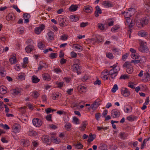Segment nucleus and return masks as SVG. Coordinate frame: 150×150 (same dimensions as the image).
<instances>
[{
  "instance_id": "1",
  "label": "nucleus",
  "mask_w": 150,
  "mask_h": 150,
  "mask_svg": "<svg viewBox=\"0 0 150 150\" xmlns=\"http://www.w3.org/2000/svg\"><path fill=\"white\" fill-rule=\"evenodd\" d=\"M118 63H116L113 66L110 67L111 68L109 71L105 70L101 73V77L104 80L108 79L110 76L112 79H114L117 75L118 71L120 70V68L118 66Z\"/></svg>"
},
{
  "instance_id": "2",
  "label": "nucleus",
  "mask_w": 150,
  "mask_h": 150,
  "mask_svg": "<svg viewBox=\"0 0 150 150\" xmlns=\"http://www.w3.org/2000/svg\"><path fill=\"white\" fill-rule=\"evenodd\" d=\"M123 67L126 68V71L128 74H131L133 72V68L130 62H125L123 64Z\"/></svg>"
},
{
  "instance_id": "3",
  "label": "nucleus",
  "mask_w": 150,
  "mask_h": 150,
  "mask_svg": "<svg viewBox=\"0 0 150 150\" xmlns=\"http://www.w3.org/2000/svg\"><path fill=\"white\" fill-rule=\"evenodd\" d=\"M139 45L140 47L139 48V51L143 52H147L148 51L149 49L146 46V42L140 40Z\"/></svg>"
},
{
  "instance_id": "4",
  "label": "nucleus",
  "mask_w": 150,
  "mask_h": 150,
  "mask_svg": "<svg viewBox=\"0 0 150 150\" xmlns=\"http://www.w3.org/2000/svg\"><path fill=\"white\" fill-rule=\"evenodd\" d=\"M149 22V18L148 17H145L142 18L139 23V22L137 23L136 25L138 27L141 28L143 27L144 25L148 24Z\"/></svg>"
},
{
  "instance_id": "5",
  "label": "nucleus",
  "mask_w": 150,
  "mask_h": 150,
  "mask_svg": "<svg viewBox=\"0 0 150 150\" xmlns=\"http://www.w3.org/2000/svg\"><path fill=\"white\" fill-rule=\"evenodd\" d=\"M120 112L119 110L117 109L112 110L111 112V116L113 118H117L119 117Z\"/></svg>"
},
{
  "instance_id": "6",
  "label": "nucleus",
  "mask_w": 150,
  "mask_h": 150,
  "mask_svg": "<svg viewBox=\"0 0 150 150\" xmlns=\"http://www.w3.org/2000/svg\"><path fill=\"white\" fill-rule=\"evenodd\" d=\"M79 61L78 59H76V71L77 74H81V67L79 64Z\"/></svg>"
},
{
  "instance_id": "7",
  "label": "nucleus",
  "mask_w": 150,
  "mask_h": 150,
  "mask_svg": "<svg viewBox=\"0 0 150 150\" xmlns=\"http://www.w3.org/2000/svg\"><path fill=\"white\" fill-rule=\"evenodd\" d=\"M21 126L19 124L17 123L14 124L12 126V130L15 133H18L20 131Z\"/></svg>"
},
{
  "instance_id": "8",
  "label": "nucleus",
  "mask_w": 150,
  "mask_h": 150,
  "mask_svg": "<svg viewBox=\"0 0 150 150\" xmlns=\"http://www.w3.org/2000/svg\"><path fill=\"white\" fill-rule=\"evenodd\" d=\"M32 122L34 125L37 127H40L42 124L41 120L38 118L33 119Z\"/></svg>"
},
{
  "instance_id": "9",
  "label": "nucleus",
  "mask_w": 150,
  "mask_h": 150,
  "mask_svg": "<svg viewBox=\"0 0 150 150\" xmlns=\"http://www.w3.org/2000/svg\"><path fill=\"white\" fill-rule=\"evenodd\" d=\"M77 89L78 92L80 93H85L87 90V88L86 86L82 85L78 86Z\"/></svg>"
},
{
  "instance_id": "10",
  "label": "nucleus",
  "mask_w": 150,
  "mask_h": 150,
  "mask_svg": "<svg viewBox=\"0 0 150 150\" xmlns=\"http://www.w3.org/2000/svg\"><path fill=\"white\" fill-rule=\"evenodd\" d=\"M45 26L43 24H42L39 27H36L35 29V33L37 34H39L45 28Z\"/></svg>"
},
{
  "instance_id": "11",
  "label": "nucleus",
  "mask_w": 150,
  "mask_h": 150,
  "mask_svg": "<svg viewBox=\"0 0 150 150\" xmlns=\"http://www.w3.org/2000/svg\"><path fill=\"white\" fill-rule=\"evenodd\" d=\"M122 94L125 97H128L130 95V92L128 89L125 88H122L121 90Z\"/></svg>"
},
{
  "instance_id": "12",
  "label": "nucleus",
  "mask_w": 150,
  "mask_h": 150,
  "mask_svg": "<svg viewBox=\"0 0 150 150\" xmlns=\"http://www.w3.org/2000/svg\"><path fill=\"white\" fill-rule=\"evenodd\" d=\"M137 34L140 37H146L148 35V33L144 30H142L138 32Z\"/></svg>"
},
{
  "instance_id": "13",
  "label": "nucleus",
  "mask_w": 150,
  "mask_h": 150,
  "mask_svg": "<svg viewBox=\"0 0 150 150\" xmlns=\"http://www.w3.org/2000/svg\"><path fill=\"white\" fill-rule=\"evenodd\" d=\"M88 123L87 121H85L83 122L81 125V126L79 127V129L81 131H83L86 128V127Z\"/></svg>"
},
{
  "instance_id": "14",
  "label": "nucleus",
  "mask_w": 150,
  "mask_h": 150,
  "mask_svg": "<svg viewBox=\"0 0 150 150\" xmlns=\"http://www.w3.org/2000/svg\"><path fill=\"white\" fill-rule=\"evenodd\" d=\"M30 143V142L28 140L24 139H22L21 142V144L25 147L29 146Z\"/></svg>"
},
{
  "instance_id": "15",
  "label": "nucleus",
  "mask_w": 150,
  "mask_h": 150,
  "mask_svg": "<svg viewBox=\"0 0 150 150\" xmlns=\"http://www.w3.org/2000/svg\"><path fill=\"white\" fill-rule=\"evenodd\" d=\"M54 36V33L52 31H50L47 33V39L49 41L53 40Z\"/></svg>"
},
{
  "instance_id": "16",
  "label": "nucleus",
  "mask_w": 150,
  "mask_h": 150,
  "mask_svg": "<svg viewBox=\"0 0 150 150\" xmlns=\"http://www.w3.org/2000/svg\"><path fill=\"white\" fill-rule=\"evenodd\" d=\"M34 49V47L33 45L29 44L25 47V50L27 53H29L33 51Z\"/></svg>"
},
{
  "instance_id": "17",
  "label": "nucleus",
  "mask_w": 150,
  "mask_h": 150,
  "mask_svg": "<svg viewBox=\"0 0 150 150\" xmlns=\"http://www.w3.org/2000/svg\"><path fill=\"white\" fill-rule=\"evenodd\" d=\"M103 4L106 7H111L113 6V3L109 1H104L103 2Z\"/></svg>"
},
{
  "instance_id": "18",
  "label": "nucleus",
  "mask_w": 150,
  "mask_h": 150,
  "mask_svg": "<svg viewBox=\"0 0 150 150\" xmlns=\"http://www.w3.org/2000/svg\"><path fill=\"white\" fill-rule=\"evenodd\" d=\"M83 10L85 12L87 13H90L92 12V8L89 6H85L84 7Z\"/></svg>"
},
{
  "instance_id": "19",
  "label": "nucleus",
  "mask_w": 150,
  "mask_h": 150,
  "mask_svg": "<svg viewBox=\"0 0 150 150\" xmlns=\"http://www.w3.org/2000/svg\"><path fill=\"white\" fill-rule=\"evenodd\" d=\"M42 77L44 80L48 81L51 80L50 75L47 73H45L42 75Z\"/></svg>"
},
{
  "instance_id": "20",
  "label": "nucleus",
  "mask_w": 150,
  "mask_h": 150,
  "mask_svg": "<svg viewBox=\"0 0 150 150\" xmlns=\"http://www.w3.org/2000/svg\"><path fill=\"white\" fill-rule=\"evenodd\" d=\"M96 10L95 12V15L96 17H98L99 16L98 14H101L102 13L101 9L99 7L97 6L96 7Z\"/></svg>"
},
{
  "instance_id": "21",
  "label": "nucleus",
  "mask_w": 150,
  "mask_h": 150,
  "mask_svg": "<svg viewBox=\"0 0 150 150\" xmlns=\"http://www.w3.org/2000/svg\"><path fill=\"white\" fill-rule=\"evenodd\" d=\"M42 140L44 143L47 144H49L50 143V140L47 135L43 136L42 137Z\"/></svg>"
},
{
  "instance_id": "22",
  "label": "nucleus",
  "mask_w": 150,
  "mask_h": 150,
  "mask_svg": "<svg viewBox=\"0 0 150 150\" xmlns=\"http://www.w3.org/2000/svg\"><path fill=\"white\" fill-rule=\"evenodd\" d=\"M100 104L96 100L91 106V108L93 110H96L99 105Z\"/></svg>"
},
{
  "instance_id": "23",
  "label": "nucleus",
  "mask_w": 150,
  "mask_h": 150,
  "mask_svg": "<svg viewBox=\"0 0 150 150\" xmlns=\"http://www.w3.org/2000/svg\"><path fill=\"white\" fill-rule=\"evenodd\" d=\"M65 20L63 18H59V23L60 26L62 27H64L66 25V24L65 23Z\"/></svg>"
},
{
  "instance_id": "24",
  "label": "nucleus",
  "mask_w": 150,
  "mask_h": 150,
  "mask_svg": "<svg viewBox=\"0 0 150 150\" xmlns=\"http://www.w3.org/2000/svg\"><path fill=\"white\" fill-rule=\"evenodd\" d=\"M39 66L38 68V70L40 71L41 70L42 68H46L47 67V65L45 63L40 62L39 64Z\"/></svg>"
},
{
  "instance_id": "25",
  "label": "nucleus",
  "mask_w": 150,
  "mask_h": 150,
  "mask_svg": "<svg viewBox=\"0 0 150 150\" xmlns=\"http://www.w3.org/2000/svg\"><path fill=\"white\" fill-rule=\"evenodd\" d=\"M98 28L101 31L104 30L105 29V25L101 23H99L97 24Z\"/></svg>"
},
{
  "instance_id": "26",
  "label": "nucleus",
  "mask_w": 150,
  "mask_h": 150,
  "mask_svg": "<svg viewBox=\"0 0 150 150\" xmlns=\"http://www.w3.org/2000/svg\"><path fill=\"white\" fill-rule=\"evenodd\" d=\"M6 88L4 86H1L0 87V93L2 94H4L6 93Z\"/></svg>"
},
{
  "instance_id": "27",
  "label": "nucleus",
  "mask_w": 150,
  "mask_h": 150,
  "mask_svg": "<svg viewBox=\"0 0 150 150\" xmlns=\"http://www.w3.org/2000/svg\"><path fill=\"white\" fill-rule=\"evenodd\" d=\"M83 146L79 141H77L76 143V149H81L83 148Z\"/></svg>"
},
{
  "instance_id": "28",
  "label": "nucleus",
  "mask_w": 150,
  "mask_h": 150,
  "mask_svg": "<svg viewBox=\"0 0 150 150\" xmlns=\"http://www.w3.org/2000/svg\"><path fill=\"white\" fill-rule=\"evenodd\" d=\"M6 19L8 21L11 20H13L15 19V18L13 14H9L6 17Z\"/></svg>"
},
{
  "instance_id": "29",
  "label": "nucleus",
  "mask_w": 150,
  "mask_h": 150,
  "mask_svg": "<svg viewBox=\"0 0 150 150\" xmlns=\"http://www.w3.org/2000/svg\"><path fill=\"white\" fill-rule=\"evenodd\" d=\"M89 136H90V138L88 139L87 141L88 142L90 143L93 141V139H95L96 136L94 135H93L91 133L90 134Z\"/></svg>"
},
{
  "instance_id": "30",
  "label": "nucleus",
  "mask_w": 150,
  "mask_h": 150,
  "mask_svg": "<svg viewBox=\"0 0 150 150\" xmlns=\"http://www.w3.org/2000/svg\"><path fill=\"white\" fill-rule=\"evenodd\" d=\"M25 74L24 73H20L18 75V79L20 80H23L25 78Z\"/></svg>"
},
{
  "instance_id": "31",
  "label": "nucleus",
  "mask_w": 150,
  "mask_h": 150,
  "mask_svg": "<svg viewBox=\"0 0 150 150\" xmlns=\"http://www.w3.org/2000/svg\"><path fill=\"white\" fill-rule=\"evenodd\" d=\"M132 107L130 106H128L125 107L124 111L125 112L127 113H129L132 111Z\"/></svg>"
},
{
  "instance_id": "32",
  "label": "nucleus",
  "mask_w": 150,
  "mask_h": 150,
  "mask_svg": "<svg viewBox=\"0 0 150 150\" xmlns=\"http://www.w3.org/2000/svg\"><path fill=\"white\" fill-rule=\"evenodd\" d=\"M83 101L79 102V103H76V108L79 109L80 108H83L84 106L83 105H81V104H82Z\"/></svg>"
},
{
  "instance_id": "33",
  "label": "nucleus",
  "mask_w": 150,
  "mask_h": 150,
  "mask_svg": "<svg viewBox=\"0 0 150 150\" xmlns=\"http://www.w3.org/2000/svg\"><path fill=\"white\" fill-rule=\"evenodd\" d=\"M59 93L58 92H54L52 96V98L54 100H56L59 96Z\"/></svg>"
},
{
  "instance_id": "34",
  "label": "nucleus",
  "mask_w": 150,
  "mask_h": 150,
  "mask_svg": "<svg viewBox=\"0 0 150 150\" xmlns=\"http://www.w3.org/2000/svg\"><path fill=\"white\" fill-rule=\"evenodd\" d=\"M137 118V117L136 116H135L133 115H130L127 118V119L129 121H132L135 120H136Z\"/></svg>"
},
{
  "instance_id": "35",
  "label": "nucleus",
  "mask_w": 150,
  "mask_h": 150,
  "mask_svg": "<svg viewBox=\"0 0 150 150\" xmlns=\"http://www.w3.org/2000/svg\"><path fill=\"white\" fill-rule=\"evenodd\" d=\"M144 78L145 79V81H149L150 80V75L148 73H146L144 74Z\"/></svg>"
},
{
  "instance_id": "36",
  "label": "nucleus",
  "mask_w": 150,
  "mask_h": 150,
  "mask_svg": "<svg viewBox=\"0 0 150 150\" xmlns=\"http://www.w3.org/2000/svg\"><path fill=\"white\" fill-rule=\"evenodd\" d=\"M83 50L82 46L78 44H76V51L80 52Z\"/></svg>"
},
{
  "instance_id": "37",
  "label": "nucleus",
  "mask_w": 150,
  "mask_h": 150,
  "mask_svg": "<svg viewBox=\"0 0 150 150\" xmlns=\"http://www.w3.org/2000/svg\"><path fill=\"white\" fill-rule=\"evenodd\" d=\"M38 46L39 49L42 50H43L45 47V44L41 42H40L38 43Z\"/></svg>"
},
{
  "instance_id": "38",
  "label": "nucleus",
  "mask_w": 150,
  "mask_h": 150,
  "mask_svg": "<svg viewBox=\"0 0 150 150\" xmlns=\"http://www.w3.org/2000/svg\"><path fill=\"white\" fill-rule=\"evenodd\" d=\"M32 82L34 83H37L38 82L40 79L35 76H32Z\"/></svg>"
},
{
  "instance_id": "39",
  "label": "nucleus",
  "mask_w": 150,
  "mask_h": 150,
  "mask_svg": "<svg viewBox=\"0 0 150 150\" xmlns=\"http://www.w3.org/2000/svg\"><path fill=\"white\" fill-rule=\"evenodd\" d=\"M28 135L30 136H36V135L37 134V133L35 131L33 130H31L29 131L28 132Z\"/></svg>"
},
{
  "instance_id": "40",
  "label": "nucleus",
  "mask_w": 150,
  "mask_h": 150,
  "mask_svg": "<svg viewBox=\"0 0 150 150\" xmlns=\"http://www.w3.org/2000/svg\"><path fill=\"white\" fill-rule=\"evenodd\" d=\"M39 96V93L37 91H35L33 92L32 94V96L34 98H37Z\"/></svg>"
},
{
  "instance_id": "41",
  "label": "nucleus",
  "mask_w": 150,
  "mask_h": 150,
  "mask_svg": "<svg viewBox=\"0 0 150 150\" xmlns=\"http://www.w3.org/2000/svg\"><path fill=\"white\" fill-rule=\"evenodd\" d=\"M11 91L15 95H18L20 93V91L18 89H13L11 90Z\"/></svg>"
},
{
  "instance_id": "42",
  "label": "nucleus",
  "mask_w": 150,
  "mask_h": 150,
  "mask_svg": "<svg viewBox=\"0 0 150 150\" xmlns=\"http://www.w3.org/2000/svg\"><path fill=\"white\" fill-rule=\"evenodd\" d=\"M45 111L46 112L47 114H49L50 112L55 111H56V110L54 109H52L50 108H48L45 109Z\"/></svg>"
},
{
  "instance_id": "43",
  "label": "nucleus",
  "mask_w": 150,
  "mask_h": 150,
  "mask_svg": "<svg viewBox=\"0 0 150 150\" xmlns=\"http://www.w3.org/2000/svg\"><path fill=\"white\" fill-rule=\"evenodd\" d=\"M89 24V23L87 22H83L80 24V27L81 28H84Z\"/></svg>"
},
{
  "instance_id": "44",
  "label": "nucleus",
  "mask_w": 150,
  "mask_h": 150,
  "mask_svg": "<svg viewBox=\"0 0 150 150\" xmlns=\"http://www.w3.org/2000/svg\"><path fill=\"white\" fill-rule=\"evenodd\" d=\"M120 28V27L118 25H115L111 29V30L112 32H115L117 30Z\"/></svg>"
},
{
  "instance_id": "45",
  "label": "nucleus",
  "mask_w": 150,
  "mask_h": 150,
  "mask_svg": "<svg viewBox=\"0 0 150 150\" xmlns=\"http://www.w3.org/2000/svg\"><path fill=\"white\" fill-rule=\"evenodd\" d=\"M68 9L70 12L75 11V5L74 4L71 5L69 8Z\"/></svg>"
},
{
  "instance_id": "46",
  "label": "nucleus",
  "mask_w": 150,
  "mask_h": 150,
  "mask_svg": "<svg viewBox=\"0 0 150 150\" xmlns=\"http://www.w3.org/2000/svg\"><path fill=\"white\" fill-rule=\"evenodd\" d=\"M68 36L67 35L64 34L60 37V39L63 41H65L67 39Z\"/></svg>"
},
{
  "instance_id": "47",
  "label": "nucleus",
  "mask_w": 150,
  "mask_h": 150,
  "mask_svg": "<svg viewBox=\"0 0 150 150\" xmlns=\"http://www.w3.org/2000/svg\"><path fill=\"white\" fill-rule=\"evenodd\" d=\"M106 57L110 59H112L114 58L112 54L110 52L106 53Z\"/></svg>"
},
{
  "instance_id": "48",
  "label": "nucleus",
  "mask_w": 150,
  "mask_h": 150,
  "mask_svg": "<svg viewBox=\"0 0 150 150\" xmlns=\"http://www.w3.org/2000/svg\"><path fill=\"white\" fill-rule=\"evenodd\" d=\"M51 140L54 143L56 144H59L60 142V140L59 139L53 137L52 138Z\"/></svg>"
},
{
  "instance_id": "49",
  "label": "nucleus",
  "mask_w": 150,
  "mask_h": 150,
  "mask_svg": "<svg viewBox=\"0 0 150 150\" xmlns=\"http://www.w3.org/2000/svg\"><path fill=\"white\" fill-rule=\"evenodd\" d=\"M120 137L121 139H124L127 136V135L126 134L125 132H122L120 133Z\"/></svg>"
},
{
  "instance_id": "50",
  "label": "nucleus",
  "mask_w": 150,
  "mask_h": 150,
  "mask_svg": "<svg viewBox=\"0 0 150 150\" xmlns=\"http://www.w3.org/2000/svg\"><path fill=\"white\" fill-rule=\"evenodd\" d=\"M141 90V91H145L147 90V88L146 86L145 85H140Z\"/></svg>"
},
{
  "instance_id": "51",
  "label": "nucleus",
  "mask_w": 150,
  "mask_h": 150,
  "mask_svg": "<svg viewBox=\"0 0 150 150\" xmlns=\"http://www.w3.org/2000/svg\"><path fill=\"white\" fill-rule=\"evenodd\" d=\"M9 61L11 64H15L16 62V57L11 58L9 59Z\"/></svg>"
},
{
  "instance_id": "52",
  "label": "nucleus",
  "mask_w": 150,
  "mask_h": 150,
  "mask_svg": "<svg viewBox=\"0 0 150 150\" xmlns=\"http://www.w3.org/2000/svg\"><path fill=\"white\" fill-rule=\"evenodd\" d=\"M131 57L134 59H137L139 57V55L136 53L131 54Z\"/></svg>"
},
{
  "instance_id": "53",
  "label": "nucleus",
  "mask_w": 150,
  "mask_h": 150,
  "mask_svg": "<svg viewBox=\"0 0 150 150\" xmlns=\"http://www.w3.org/2000/svg\"><path fill=\"white\" fill-rule=\"evenodd\" d=\"M33 147V148H36L39 145V143L38 141H33L32 142Z\"/></svg>"
},
{
  "instance_id": "54",
  "label": "nucleus",
  "mask_w": 150,
  "mask_h": 150,
  "mask_svg": "<svg viewBox=\"0 0 150 150\" xmlns=\"http://www.w3.org/2000/svg\"><path fill=\"white\" fill-rule=\"evenodd\" d=\"M71 126V124L69 122L66 123L65 125V127L66 129L69 130L70 129Z\"/></svg>"
},
{
  "instance_id": "55",
  "label": "nucleus",
  "mask_w": 150,
  "mask_h": 150,
  "mask_svg": "<svg viewBox=\"0 0 150 150\" xmlns=\"http://www.w3.org/2000/svg\"><path fill=\"white\" fill-rule=\"evenodd\" d=\"M118 89L117 86V84H115L111 90L112 92L115 93Z\"/></svg>"
},
{
  "instance_id": "56",
  "label": "nucleus",
  "mask_w": 150,
  "mask_h": 150,
  "mask_svg": "<svg viewBox=\"0 0 150 150\" xmlns=\"http://www.w3.org/2000/svg\"><path fill=\"white\" fill-rule=\"evenodd\" d=\"M56 83L58 87L59 88H61L63 86L64 82L62 81L60 82H56Z\"/></svg>"
},
{
  "instance_id": "57",
  "label": "nucleus",
  "mask_w": 150,
  "mask_h": 150,
  "mask_svg": "<svg viewBox=\"0 0 150 150\" xmlns=\"http://www.w3.org/2000/svg\"><path fill=\"white\" fill-rule=\"evenodd\" d=\"M69 20L70 21L74 22L75 21V15H71L69 16Z\"/></svg>"
},
{
  "instance_id": "58",
  "label": "nucleus",
  "mask_w": 150,
  "mask_h": 150,
  "mask_svg": "<svg viewBox=\"0 0 150 150\" xmlns=\"http://www.w3.org/2000/svg\"><path fill=\"white\" fill-rule=\"evenodd\" d=\"M97 41H96V42L99 43L102 42L103 41L102 37L101 36H98L97 38Z\"/></svg>"
},
{
  "instance_id": "59",
  "label": "nucleus",
  "mask_w": 150,
  "mask_h": 150,
  "mask_svg": "<svg viewBox=\"0 0 150 150\" xmlns=\"http://www.w3.org/2000/svg\"><path fill=\"white\" fill-rule=\"evenodd\" d=\"M52 115L51 114L48 115L46 117V119L49 121H52L51 120Z\"/></svg>"
},
{
  "instance_id": "60",
  "label": "nucleus",
  "mask_w": 150,
  "mask_h": 150,
  "mask_svg": "<svg viewBox=\"0 0 150 150\" xmlns=\"http://www.w3.org/2000/svg\"><path fill=\"white\" fill-rule=\"evenodd\" d=\"M57 56V55L56 53H51L50 55V57L52 59L56 58Z\"/></svg>"
},
{
  "instance_id": "61",
  "label": "nucleus",
  "mask_w": 150,
  "mask_h": 150,
  "mask_svg": "<svg viewBox=\"0 0 150 150\" xmlns=\"http://www.w3.org/2000/svg\"><path fill=\"white\" fill-rule=\"evenodd\" d=\"M129 55V54L128 53H126L123 55L122 57V59L124 61L125 60L127 59Z\"/></svg>"
},
{
  "instance_id": "62",
  "label": "nucleus",
  "mask_w": 150,
  "mask_h": 150,
  "mask_svg": "<svg viewBox=\"0 0 150 150\" xmlns=\"http://www.w3.org/2000/svg\"><path fill=\"white\" fill-rule=\"evenodd\" d=\"M100 113H96L95 114V117L97 120H98L100 117Z\"/></svg>"
},
{
  "instance_id": "63",
  "label": "nucleus",
  "mask_w": 150,
  "mask_h": 150,
  "mask_svg": "<svg viewBox=\"0 0 150 150\" xmlns=\"http://www.w3.org/2000/svg\"><path fill=\"white\" fill-rule=\"evenodd\" d=\"M23 17L24 19H25L27 18H29L30 16V15L28 13H25L23 14Z\"/></svg>"
},
{
  "instance_id": "64",
  "label": "nucleus",
  "mask_w": 150,
  "mask_h": 150,
  "mask_svg": "<svg viewBox=\"0 0 150 150\" xmlns=\"http://www.w3.org/2000/svg\"><path fill=\"white\" fill-rule=\"evenodd\" d=\"M26 43L30 45H33V41L31 39L28 40L26 41Z\"/></svg>"
}]
</instances>
